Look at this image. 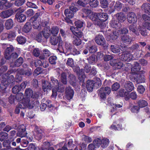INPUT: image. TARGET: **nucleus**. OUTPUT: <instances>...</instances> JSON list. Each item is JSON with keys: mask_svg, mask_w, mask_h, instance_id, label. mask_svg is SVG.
<instances>
[{"mask_svg": "<svg viewBox=\"0 0 150 150\" xmlns=\"http://www.w3.org/2000/svg\"><path fill=\"white\" fill-rule=\"evenodd\" d=\"M110 50L115 54H119L120 52V48L119 47L116 45H111L110 46Z\"/></svg>", "mask_w": 150, "mask_h": 150, "instance_id": "30", "label": "nucleus"}, {"mask_svg": "<svg viewBox=\"0 0 150 150\" xmlns=\"http://www.w3.org/2000/svg\"><path fill=\"white\" fill-rule=\"evenodd\" d=\"M87 60L89 64H95L97 61V57L95 54H93L88 58Z\"/></svg>", "mask_w": 150, "mask_h": 150, "instance_id": "25", "label": "nucleus"}, {"mask_svg": "<svg viewBox=\"0 0 150 150\" xmlns=\"http://www.w3.org/2000/svg\"><path fill=\"white\" fill-rule=\"evenodd\" d=\"M18 43L20 44H23L25 43L26 41L25 38L23 36H18L16 39Z\"/></svg>", "mask_w": 150, "mask_h": 150, "instance_id": "49", "label": "nucleus"}, {"mask_svg": "<svg viewBox=\"0 0 150 150\" xmlns=\"http://www.w3.org/2000/svg\"><path fill=\"white\" fill-rule=\"evenodd\" d=\"M8 138V134L4 132H0V141L2 142Z\"/></svg>", "mask_w": 150, "mask_h": 150, "instance_id": "40", "label": "nucleus"}, {"mask_svg": "<svg viewBox=\"0 0 150 150\" xmlns=\"http://www.w3.org/2000/svg\"><path fill=\"white\" fill-rule=\"evenodd\" d=\"M14 61L13 63L11 62V63H10V67H20L23 63V59L22 57H20Z\"/></svg>", "mask_w": 150, "mask_h": 150, "instance_id": "17", "label": "nucleus"}, {"mask_svg": "<svg viewBox=\"0 0 150 150\" xmlns=\"http://www.w3.org/2000/svg\"><path fill=\"white\" fill-rule=\"evenodd\" d=\"M88 4L92 8H96L98 5L99 2L97 0H89Z\"/></svg>", "mask_w": 150, "mask_h": 150, "instance_id": "39", "label": "nucleus"}, {"mask_svg": "<svg viewBox=\"0 0 150 150\" xmlns=\"http://www.w3.org/2000/svg\"><path fill=\"white\" fill-rule=\"evenodd\" d=\"M35 131L36 132L35 138L36 139L39 140H40L42 137V134L43 131L40 128H38L36 126L35 129Z\"/></svg>", "mask_w": 150, "mask_h": 150, "instance_id": "27", "label": "nucleus"}, {"mask_svg": "<svg viewBox=\"0 0 150 150\" xmlns=\"http://www.w3.org/2000/svg\"><path fill=\"white\" fill-rule=\"evenodd\" d=\"M47 30L45 28L42 31V34L44 37L46 39L48 38L50 35V33H48Z\"/></svg>", "mask_w": 150, "mask_h": 150, "instance_id": "64", "label": "nucleus"}, {"mask_svg": "<svg viewBox=\"0 0 150 150\" xmlns=\"http://www.w3.org/2000/svg\"><path fill=\"white\" fill-rule=\"evenodd\" d=\"M95 87L98 88L101 86L102 85L101 81L99 78H96L93 80Z\"/></svg>", "mask_w": 150, "mask_h": 150, "instance_id": "46", "label": "nucleus"}, {"mask_svg": "<svg viewBox=\"0 0 150 150\" xmlns=\"http://www.w3.org/2000/svg\"><path fill=\"white\" fill-rule=\"evenodd\" d=\"M43 69L41 67H38L34 71V73L37 75H39L42 73Z\"/></svg>", "mask_w": 150, "mask_h": 150, "instance_id": "61", "label": "nucleus"}, {"mask_svg": "<svg viewBox=\"0 0 150 150\" xmlns=\"http://www.w3.org/2000/svg\"><path fill=\"white\" fill-rule=\"evenodd\" d=\"M18 74L20 75H23L27 77H30L33 74L31 69L29 68L27 69V70L23 69H18Z\"/></svg>", "mask_w": 150, "mask_h": 150, "instance_id": "9", "label": "nucleus"}, {"mask_svg": "<svg viewBox=\"0 0 150 150\" xmlns=\"http://www.w3.org/2000/svg\"><path fill=\"white\" fill-rule=\"evenodd\" d=\"M139 31L141 34L143 36H146L147 34V30L146 28L143 27H140L139 26Z\"/></svg>", "mask_w": 150, "mask_h": 150, "instance_id": "53", "label": "nucleus"}, {"mask_svg": "<svg viewBox=\"0 0 150 150\" xmlns=\"http://www.w3.org/2000/svg\"><path fill=\"white\" fill-rule=\"evenodd\" d=\"M88 49L90 53H94L97 50L96 46L95 45L88 47Z\"/></svg>", "mask_w": 150, "mask_h": 150, "instance_id": "55", "label": "nucleus"}, {"mask_svg": "<svg viewBox=\"0 0 150 150\" xmlns=\"http://www.w3.org/2000/svg\"><path fill=\"white\" fill-rule=\"evenodd\" d=\"M94 39L98 45L103 46L104 49H108V44L106 42V41L103 35L100 34L97 35Z\"/></svg>", "mask_w": 150, "mask_h": 150, "instance_id": "2", "label": "nucleus"}, {"mask_svg": "<svg viewBox=\"0 0 150 150\" xmlns=\"http://www.w3.org/2000/svg\"><path fill=\"white\" fill-rule=\"evenodd\" d=\"M51 81H52L51 84L52 86V88L53 87L55 88L56 86H57L59 84V83H60V82H59L58 80L55 78H52L51 79Z\"/></svg>", "mask_w": 150, "mask_h": 150, "instance_id": "57", "label": "nucleus"}, {"mask_svg": "<svg viewBox=\"0 0 150 150\" xmlns=\"http://www.w3.org/2000/svg\"><path fill=\"white\" fill-rule=\"evenodd\" d=\"M25 10L23 8L19 9L17 10V12L14 18H16L18 22L22 23L24 22L26 19V16L22 13L24 12Z\"/></svg>", "mask_w": 150, "mask_h": 150, "instance_id": "5", "label": "nucleus"}, {"mask_svg": "<svg viewBox=\"0 0 150 150\" xmlns=\"http://www.w3.org/2000/svg\"><path fill=\"white\" fill-rule=\"evenodd\" d=\"M60 81L64 85H66L67 83V76L65 72H62L61 74Z\"/></svg>", "mask_w": 150, "mask_h": 150, "instance_id": "34", "label": "nucleus"}, {"mask_svg": "<svg viewBox=\"0 0 150 150\" xmlns=\"http://www.w3.org/2000/svg\"><path fill=\"white\" fill-rule=\"evenodd\" d=\"M33 91L31 88H27L25 91V96L26 97V98H28L30 99L38 98L39 97L38 93H33Z\"/></svg>", "mask_w": 150, "mask_h": 150, "instance_id": "4", "label": "nucleus"}, {"mask_svg": "<svg viewBox=\"0 0 150 150\" xmlns=\"http://www.w3.org/2000/svg\"><path fill=\"white\" fill-rule=\"evenodd\" d=\"M142 10L150 15V4L146 3H144L141 6Z\"/></svg>", "mask_w": 150, "mask_h": 150, "instance_id": "26", "label": "nucleus"}, {"mask_svg": "<svg viewBox=\"0 0 150 150\" xmlns=\"http://www.w3.org/2000/svg\"><path fill=\"white\" fill-rule=\"evenodd\" d=\"M68 74L69 81L70 84L75 87L76 85V77L74 75L71 74L70 72H68Z\"/></svg>", "mask_w": 150, "mask_h": 150, "instance_id": "12", "label": "nucleus"}, {"mask_svg": "<svg viewBox=\"0 0 150 150\" xmlns=\"http://www.w3.org/2000/svg\"><path fill=\"white\" fill-rule=\"evenodd\" d=\"M111 91V89L109 87H101L99 90L100 97L103 99H105L106 96L109 95Z\"/></svg>", "mask_w": 150, "mask_h": 150, "instance_id": "3", "label": "nucleus"}, {"mask_svg": "<svg viewBox=\"0 0 150 150\" xmlns=\"http://www.w3.org/2000/svg\"><path fill=\"white\" fill-rule=\"evenodd\" d=\"M115 15L117 19L121 22H123L126 20V16L125 14L122 12L117 13Z\"/></svg>", "mask_w": 150, "mask_h": 150, "instance_id": "24", "label": "nucleus"}, {"mask_svg": "<svg viewBox=\"0 0 150 150\" xmlns=\"http://www.w3.org/2000/svg\"><path fill=\"white\" fill-rule=\"evenodd\" d=\"M78 76V79L79 80V83L81 84L82 83L81 86H84L85 83L84 82L85 79L86 77V75L84 74H83L82 72L77 75Z\"/></svg>", "mask_w": 150, "mask_h": 150, "instance_id": "31", "label": "nucleus"}, {"mask_svg": "<svg viewBox=\"0 0 150 150\" xmlns=\"http://www.w3.org/2000/svg\"><path fill=\"white\" fill-rule=\"evenodd\" d=\"M59 29V28L56 26H53L49 30V32L52 35L57 36L58 33Z\"/></svg>", "mask_w": 150, "mask_h": 150, "instance_id": "32", "label": "nucleus"}, {"mask_svg": "<svg viewBox=\"0 0 150 150\" xmlns=\"http://www.w3.org/2000/svg\"><path fill=\"white\" fill-rule=\"evenodd\" d=\"M15 98L18 101H22L24 98L23 94L22 93H18L16 94Z\"/></svg>", "mask_w": 150, "mask_h": 150, "instance_id": "62", "label": "nucleus"}, {"mask_svg": "<svg viewBox=\"0 0 150 150\" xmlns=\"http://www.w3.org/2000/svg\"><path fill=\"white\" fill-rule=\"evenodd\" d=\"M71 67L73 68L74 71L76 72L77 75L82 72V69L80 70L79 67L78 66H75L74 65Z\"/></svg>", "mask_w": 150, "mask_h": 150, "instance_id": "52", "label": "nucleus"}, {"mask_svg": "<svg viewBox=\"0 0 150 150\" xmlns=\"http://www.w3.org/2000/svg\"><path fill=\"white\" fill-rule=\"evenodd\" d=\"M142 18L144 21L145 22V25L146 23H150V16L144 14L142 15Z\"/></svg>", "mask_w": 150, "mask_h": 150, "instance_id": "63", "label": "nucleus"}, {"mask_svg": "<svg viewBox=\"0 0 150 150\" xmlns=\"http://www.w3.org/2000/svg\"><path fill=\"white\" fill-rule=\"evenodd\" d=\"M32 26L33 28L35 29L39 28L40 25V22L39 21H33Z\"/></svg>", "mask_w": 150, "mask_h": 150, "instance_id": "56", "label": "nucleus"}, {"mask_svg": "<svg viewBox=\"0 0 150 150\" xmlns=\"http://www.w3.org/2000/svg\"><path fill=\"white\" fill-rule=\"evenodd\" d=\"M32 28L31 24L29 22H27L24 25L22 28L23 32L26 33L30 32Z\"/></svg>", "mask_w": 150, "mask_h": 150, "instance_id": "29", "label": "nucleus"}, {"mask_svg": "<svg viewBox=\"0 0 150 150\" xmlns=\"http://www.w3.org/2000/svg\"><path fill=\"white\" fill-rule=\"evenodd\" d=\"M121 40L124 43L130 44L131 41V37L129 35H124L121 37Z\"/></svg>", "mask_w": 150, "mask_h": 150, "instance_id": "28", "label": "nucleus"}, {"mask_svg": "<svg viewBox=\"0 0 150 150\" xmlns=\"http://www.w3.org/2000/svg\"><path fill=\"white\" fill-rule=\"evenodd\" d=\"M113 4L114 5V9L118 11H120L122 8L123 4L119 1L112 2Z\"/></svg>", "mask_w": 150, "mask_h": 150, "instance_id": "33", "label": "nucleus"}, {"mask_svg": "<svg viewBox=\"0 0 150 150\" xmlns=\"http://www.w3.org/2000/svg\"><path fill=\"white\" fill-rule=\"evenodd\" d=\"M9 85V84L8 83V82H7V83H3V82L1 83L0 84V86L1 89L2 90L3 93H6V89L7 87Z\"/></svg>", "mask_w": 150, "mask_h": 150, "instance_id": "45", "label": "nucleus"}, {"mask_svg": "<svg viewBox=\"0 0 150 150\" xmlns=\"http://www.w3.org/2000/svg\"><path fill=\"white\" fill-rule=\"evenodd\" d=\"M34 102L32 99L28 98H24L20 103H18V106L21 109L27 108L29 109L33 108L34 106Z\"/></svg>", "mask_w": 150, "mask_h": 150, "instance_id": "1", "label": "nucleus"}, {"mask_svg": "<svg viewBox=\"0 0 150 150\" xmlns=\"http://www.w3.org/2000/svg\"><path fill=\"white\" fill-rule=\"evenodd\" d=\"M120 84L117 82H115L112 84L111 89L113 91H116L120 88Z\"/></svg>", "mask_w": 150, "mask_h": 150, "instance_id": "42", "label": "nucleus"}, {"mask_svg": "<svg viewBox=\"0 0 150 150\" xmlns=\"http://www.w3.org/2000/svg\"><path fill=\"white\" fill-rule=\"evenodd\" d=\"M118 55L120 57V58L122 61L129 60L132 57V54L129 51L122 52L121 53L119 54Z\"/></svg>", "mask_w": 150, "mask_h": 150, "instance_id": "8", "label": "nucleus"}, {"mask_svg": "<svg viewBox=\"0 0 150 150\" xmlns=\"http://www.w3.org/2000/svg\"><path fill=\"white\" fill-rule=\"evenodd\" d=\"M42 88L44 92L47 91L48 90H50L53 88V86L51 82L42 80Z\"/></svg>", "mask_w": 150, "mask_h": 150, "instance_id": "13", "label": "nucleus"}, {"mask_svg": "<svg viewBox=\"0 0 150 150\" xmlns=\"http://www.w3.org/2000/svg\"><path fill=\"white\" fill-rule=\"evenodd\" d=\"M38 81L36 79H33L32 81V85L34 89H37L39 87Z\"/></svg>", "mask_w": 150, "mask_h": 150, "instance_id": "58", "label": "nucleus"}, {"mask_svg": "<svg viewBox=\"0 0 150 150\" xmlns=\"http://www.w3.org/2000/svg\"><path fill=\"white\" fill-rule=\"evenodd\" d=\"M109 143V139H102L101 141V147L103 148L107 147Z\"/></svg>", "mask_w": 150, "mask_h": 150, "instance_id": "50", "label": "nucleus"}, {"mask_svg": "<svg viewBox=\"0 0 150 150\" xmlns=\"http://www.w3.org/2000/svg\"><path fill=\"white\" fill-rule=\"evenodd\" d=\"M18 56V55L16 52H14L11 53L10 54V61L12 60V62H13V61L16 60V59L17 58Z\"/></svg>", "mask_w": 150, "mask_h": 150, "instance_id": "54", "label": "nucleus"}, {"mask_svg": "<svg viewBox=\"0 0 150 150\" xmlns=\"http://www.w3.org/2000/svg\"><path fill=\"white\" fill-rule=\"evenodd\" d=\"M118 31L120 34L126 35L128 33L129 30L126 27H125L119 30Z\"/></svg>", "mask_w": 150, "mask_h": 150, "instance_id": "51", "label": "nucleus"}, {"mask_svg": "<svg viewBox=\"0 0 150 150\" xmlns=\"http://www.w3.org/2000/svg\"><path fill=\"white\" fill-rule=\"evenodd\" d=\"M0 16L3 18H6L9 17V9L2 11L0 13Z\"/></svg>", "mask_w": 150, "mask_h": 150, "instance_id": "43", "label": "nucleus"}, {"mask_svg": "<svg viewBox=\"0 0 150 150\" xmlns=\"http://www.w3.org/2000/svg\"><path fill=\"white\" fill-rule=\"evenodd\" d=\"M4 58L3 57L0 60V66H3L6 62V60L9 59V47H7L4 54Z\"/></svg>", "mask_w": 150, "mask_h": 150, "instance_id": "15", "label": "nucleus"}, {"mask_svg": "<svg viewBox=\"0 0 150 150\" xmlns=\"http://www.w3.org/2000/svg\"><path fill=\"white\" fill-rule=\"evenodd\" d=\"M128 22L129 23L134 24L137 21V17L135 14L133 12H129L127 15Z\"/></svg>", "mask_w": 150, "mask_h": 150, "instance_id": "10", "label": "nucleus"}, {"mask_svg": "<svg viewBox=\"0 0 150 150\" xmlns=\"http://www.w3.org/2000/svg\"><path fill=\"white\" fill-rule=\"evenodd\" d=\"M74 40L73 42V44L76 46H79L81 44V40L79 38L75 36L73 37Z\"/></svg>", "mask_w": 150, "mask_h": 150, "instance_id": "47", "label": "nucleus"}, {"mask_svg": "<svg viewBox=\"0 0 150 150\" xmlns=\"http://www.w3.org/2000/svg\"><path fill=\"white\" fill-rule=\"evenodd\" d=\"M93 80H88L86 81V87L87 91L89 92H92L95 87Z\"/></svg>", "mask_w": 150, "mask_h": 150, "instance_id": "22", "label": "nucleus"}, {"mask_svg": "<svg viewBox=\"0 0 150 150\" xmlns=\"http://www.w3.org/2000/svg\"><path fill=\"white\" fill-rule=\"evenodd\" d=\"M66 98L68 100L71 99L74 96V91L70 86L67 87L65 88Z\"/></svg>", "mask_w": 150, "mask_h": 150, "instance_id": "14", "label": "nucleus"}, {"mask_svg": "<svg viewBox=\"0 0 150 150\" xmlns=\"http://www.w3.org/2000/svg\"><path fill=\"white\" fill-rule=\"evenodd\" d=\"M145 81L144 75H143L138 74L137 75V83H139Z\"/></svg>", "mask_w": 150, "mask_h": 150, "instance_id": "44", "label": "nucleus"}, {"mask_svg": "<svg viewBox=\"0 0 150 150\" xmlns=\"http://www.w3.org/2000/svg\"><path fill=\"white\" fill-rule=\"evenodd\" d=\"M117 33L116 31H113L112 32V34L110 36V39L112 40H117L118 37Z\"/></svg>", "mask_w": 150, "mask_h": 150, "instance_id": "59", "label": "nucleus"}, {"mask_svg": "<svg viewBox=\"0 0 150 150\" xmlns=\"http://www.w3.org/2000/svg\"><path fill=\"white\" fill-rule=\"evenodd\" d=\"M93 14L95 17L98 18L99 20H101L104 22L106 21L108 18V15L106 13H95Z\"/></svg>", "mask_w": 150, "mask_h": 150, "instance_id": "11", "label": "nucleus"}, {"mask_svg": "<svg viewBox=\"0 0 150 150\" xmlns=\"http://www.w3.org/2000/svg\"><path fill=\"white\" fill-rule=\"evenodd\" d=\"M139 108H143L148 105L147 102L143 100H140L137 102Z\"/></svg>", "mask_w": 150, "mask_h": 150, "instance_id": "41", "label": "nucleus"}, {"mask_svg": "<svg viewBox=\"0 0 150 150\" xmlns=\"http://www.w3.org/2000/svg\"><path fill=\"white\" fill-rule=\"evenodd\" d=\"M59 92L63 93L64 91L65 87L61 83H59V84L55 88Z\"/></svg>", "mask_w": 150, "mask_h": 150, "instance_id": "38", "label": "nucleus"}, {"mask_svg": "<svg viewBox=\"0 0 150 150\" xmlns=\"http://www.w3.org/2000/svg\"><path fill=\"white\" fill-rule=\"evenodd\" d=\"M59 38L57 36L52 35L50 38V42L52 45H56L58 42Z\"/></svg>", "mask_w": 150, "mask_h": 150, "instance_id": "35", "label": "nucleus"}, {"mask_svg": "<svg viewBox=\"0 0 150 150\" xmlns=\"http://www.w3.org/2000/svg\"><path fill=\"white\" fill-rule=\"evenodd\" d=\"M64 13L66 17H69V18H72L74 16L73 12L69 8L66 9L65 10Z\"/></svg>", "mask_w": 150, "mask_h": 150, "instance_id": "36", "label": "nucleus"}, {"mask_svg": "<svg viewBox=\"0 0 150 150\" xmlns=\"http://www.w3.org/2000/svg\"><path fill=\"white\" fill-rule=\"evenodd\" d=\"M26 5L29 8L37 9L38 8L37 5L34 3L28 1L26 3Z\"/></svg>", "mask_w": 150, "mask_h": 150, "instance_id": "60", "label": "nucleus"}, {"mask_svg": "<svg viewBox=\"0 0 150 150\" xmlns=\"http://www.w3.org/2000/svg\"><path fill=\"white\" fill-rule=\"evenodd\" d=\"M28 83L27 81L23 82L20 85H16L12 89V92L14 94H16L19 92L21 89L25 88Z\"/></svg>", "mask_w": 150, "mask_h": 150, "instance_id": "7", "label": "nucleus"}, {"mask_svg": "<svg viewBox=\"0 0 150 150\" xmlns=\"http://www.w3.org/2000/svg\"><path fill=\"white\" fill-rule=\"evenodd\" d=\"M57 58L56 56H53L50 57L49 58V61L52 64L55 65L56 64Z\"/></svg>", "mask_w": 150, "mask_h": 150, "instance_id": "48", "label": "nucleus"}, {"mask_svg": "<svg viewBox=\"0 0 150 150\" xmlns=\"http://www.w3.org/2000/svg\"><path fill=\"white\" fill-rule=\"evenodd\" d=\"M25 127L24 125H21L18 127V132L17 136L21 137H23L26 136Z\"/></svg>", "mask_w": 150, "mask_h": 150, "instance_id": "16", "label": "nucleus"}, {"mask_svg": "<svg viewBox=\"0 0 150 150\" xmlns=\"http://www.w3.org/2000/svg\"><path fill=\"white\" fill-rule=\"evenodd\" d=\"M139 26L138 27L134 24H132L128 26V28L130 32L137 36H139Z\"/></svg>", "mask_w": 150, "mask_h": 150, "instance_id": "18", "label": "nucleus"}, {"mask_svg": "<svg viewBox=\"0 0 150 150\" xmlns=\"http://www.w3.org/2000/svg\"><path fill=\"white\" fill-rule=\"evenodd\" d=\"M90 18L93 21V23L95 25H97L101 28H103L104 27L105 23L104 22L101 20H99L98 18L95 17L93 14L90 16Z\"/></svg>", "mask_w": 150, "mask_h": 150, "instance_id": "6", "label": "nucleus"}, {"mask_svg": "<svg viewBox=\"0 0 150 150\" xmlns=\"http://www.w3.org/2000/svg\"><path fill=\"white\" fill-rule=\"evenodd\" d=\"M110 24L111 26L113 28L119 29L121 27V24L119 21L115 18H112L110 21Z\"/></svg>", "mask_w": 150, "mask_h": 150, "instance_id": "19", "label": "nucleus"}, {"mask_svg": "<svg viewBox=\"0 0 150 150\" xmlns=\"http://www.w3.org/2000/svg\"><path fill=\"white\" fill-rule=\"evenodd\" d=\"M124 88L126 91L131 92L134 89V87L132 83L129 81L125 83Z\"/></svg>", "mask_w": 150, "mask_h": 150, "instance_id": "21", "label": "nucleus"}, {"mask_svg": "<svg viewBox=\"0 0 150 150\" xmlns=\"http://www.w3.org/2000/svg\"><path fill=\"white\" fill-rule=\"evenodd\" d=\"M100 6L102 8H106L109 5L108 1V0H100Z\"/></svg>", "mask_w": 150, "mask_h": 150, "instance_id": "37", "label": "nucleus"}, {"mask_svg": "<svg viewBox=\"0 0 150 150\" xmlns=\"http://www.w3.org/2000/svg\"><path fill=\"white\" fill-rule=\"evenodd\" d=\"M7 0H0V8L1 10L8 9L9 7V3Z\"/></svg>", "mask_w": 150, "mask_h": 150, "instance_id": "20", "label": "nucleus"}, {"mask_svg": "<svg viewBox=\"0 0 150 150\" xmlns=\"http://www.w3.org/2000/svg\"><path fill=\"white\" fill-rule=\"evenodd\" d=\"M9 78V70H8L6 74L2 75L1 78V82L7 83L8 82V83L9 84L8 82V79Z\"/></svg>", "mask_w": 150, "mask_h": 150, "instance_id": "23", "label": "nucleus"}]
</instances>
